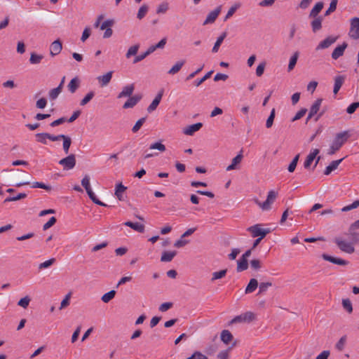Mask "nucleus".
<instances>
[{"label": "nucleus", "instance_id": "obj_1", "mask_svg": "<svg viewBox=\"0 0 359 359\" xmlns=\"http://www.w3.org/2000/svg\"><path fill=\"white\" fill-rule=\"evenodd\" d=\"M349 137L348 131H343L337 133L330 144L327 154L329 155L335 154L347 142Z\"/></svg>", "mask_w": 359, "mask_h": 359}, {"label": "nucleus", "instance_id": "obj_2", "mask_svg": "<svg viewBox=\"0 0 359 359\" xmlns=\"http://www.w3.org/2000/svg\"><path fill=\"white\" fill-rule=\"evenodd\" d=\"M278 194V191L272 189L268 192L265 201L260 202L258 199H255V202L262 210H269L271 209V205L277 198Z\"/></svg>", "mask_w": 359, "mask_h": 359}, {"label": "nucleus", "instance_id": "obj_3", "mask_svg": "<svg viewBox=\"0 0 359 359\" xmlns=\"http://www.w3.org/2000/svg\"><path fill=\"white\" fill-rule=\"evenodd\" d=\"M262 224H257L253 226H251L247 229V231L252 233V236L259 237L260 238H264L268 233H269L271 230L269 228L263 229L262 228Z\"/></svg>", "mask_w": 359, "mask_h": 359}, {"label": "nucleus", "instance_id": "obj_4", "mask_svg": "<svg viewBox=\"0 0 359 359\" xmlns=\"http://www.w3.org/2000/svg\"><path fill=\"white\" fill-rule=\"evenodd\" d=\"M334 243L337 244L338 248L344 252L348 254H352L355 252V248L353 243L351 242H346L343 241L340 238H335Z\"/></svg>", "mask_w": 359, "mask_h": 359}, {"label": "nucleus", "instance_id": "obj_5", "mask_svg": "<svg viewBox=\"0 0 359 359\" xmlns=\"http://www.w3.org/2000/svg\"><path fill=\"white\" fill-rule=\"evenodd\" d=\"M348 36L353 39H359V18H353L351 20V27Z\"/></svg>", "mask_w": 359, "mask_h": 359}, {"label": "nucleus", "instance_id": "obj_6", "mask_svg": "<svg viewBox=\"0 0 359 359\" xmlns=\"http://www.w3.org/2000/svg\"><path fill=\"white\" fill-rule=\"evenodd\" d=\"M255 318V314L252 312L248 311L240 316H237L233 318L230 323H250Z\"/></svg>", "mask_w": 359, "mask_h": 359}, {"label": "nucleus", "instance_id": "obj_7", "mask_svg": "<svg viewBox=\"0 0 359 359\" xmlns=\"http://www.w3.org/2000/svg\"><path fill=\"white\" fill-rule=\"evenodd\" d=\"M114 20H107L102 22L100 25V29L104 30L105 32L103 35V38L108 39L113 34V30L111 29V27L114 25Z\"/></svg>", "mask_w": 359, "mask_h": 359}, {"label": "nucleus", "instance_id": "obj_8", "mask_svg": "<svg viewBox=\"0 0 359 359\" xmlns=\"http://www.w3.org/2000/svg\"><path fill=\"white\" fill-rule=\"evenodd\" d=\"M59 164L62 165L66 169H72L76 165V158L74 154H70L67 157L61 159L59 161Z\"/></svg>", "mask_w": 359, "mask_h": 359}, {"label": "nucleus", "instance_id": "obj_9", "mask_svg": "<svg viewBox=\"0 0 359 359\" xmlns=\"http://www.w3.org/2000/svg\"><path fill=\"white\" fill-rule=\"evenodd\" d=\"M221 10L222 6H219L215 10L210 12L207 15L206 19L203 22V25H206L208 24L213 23L218 17L219 14L220 13Z\"/></svg>", "mask_w": 359, "mask_h": 359}, {"label": "nucleus", "instance_id": "obj_10", "mask_svg": "<svg viewBox=\"0 0 359 359\" xmlns=\"http://www.w3.org/2000/svg\"><path fill=\"white\" fill-rule=\"evenodd\" d=\"M31 185V187L32 188H41V189H46L47 191H50L51 190V187L49 186V185H47L44 183H42V182H39L38 181H35L33 183H30L29 181H23L22 182H19V183H17L16 184V186L17 187H21V186H24V185Z\"/></svg>", "mask_w": 359, "mask_h": 359}, {"label": "nucleus", "instance_id": "obj_11", "mask_svg": "<svg viewBox=\"0 0 359 359\" xmlns=\"http://www.w3.org/2000/svg\"><path fill=\"white\" fill-rule=\"evenodd\" d=\"M142 97V96L140 94L130 96L128 100L123 105V108L129 109L134 107L141 100Z\"/></svg>", "mask_w": 359, "mask_h": 359}, {"label": "nucleus", "instance_id": "obj_12", "mask_svg": "<svg viewBox=\"0 0 359 359\" xmlns=\"http://www.w3.org/2000/svg\"><path fill=\"white\" fill-rule=\"evenodd\" d=\"M322 102L323 99L318 98L313 102V104L311 105L310 108L309 113L306 118V121H308L318 113L321 106Z\"/></svg>", "mask_w": 359, "mask_h": 359}, {"label": "nucleus", "instance_id": "obj_13", "mask_svg": "<svg viewBox=\"0 0 359 359\" xmlns=\"http://www.w3.org/2000/svg\"><path fill=\"white\" fill-rule=\"evenodd\" d=\"M202 127V123H196L185 127L183 129V133L186 135L191 136L194 134V133L198 131Z\"/></svg>", "mask_w": 359, "mask_h": 359}, {"label": "nucleus", "instance_id": "obj_14", "mask_svg": "<svg viewBox=\"0 0 359 359\" xmlns=\"http://www.w3.org/2000/svg\"><path fill=\"white\" fill-rule=\"evenodd\" d=\"M135 90V84L131 83L124 86L122 90L118 93L117 98L121 99L123 97H130L133 95Z\"/></svg>", "mask_w": 359, "mask_h": 359}, {"label": "nucleus", "instance_id": "obj_15", "mask_svg": "<svg viewBox=\"0 0 359 359\" xmlns=\"http://www.w3.org/2000/svg\"><path fill=\"white\" fill-rule=\"evenodd\" d=\"M322 257L324 260L328 261L332 264H338L341 266H346L348 264V262L342 259L341 258L334 257L327 254H323Z\"/></svg>", "mask_w": 359, "mask_h": 359}, {"label": "nucleus", "instance_id": "obj_16", "mask_svg": "<svg viewBox=\"0 0 359 359\" xmlns=\"http://www.w3.org/2000/svg\"><path fill=\"white\" fill-rule=\"evenodd\" d=\"M163 95V90L161 89L157 93L156 96L155 97V98L154 99L152 102L150 104V105L147 107V110L149 113L154 111L157 108L158 105L159 104V103L162 99Z\"/></svg>", "mask_w": 359, "mask_h": 359}, {"label": "nucleus", "instance_id": "obj_17", "mask_svg": "<svg viewBox=\"0 0 359 359\" xmlns=\"http://www.w3.org/2000/svg\"><path fill=\"white\" fill-rule=\"evenodd\" d=\"M113 72L110 71L107 72L105 74L99 76L97 77V79L99 82V84L101 87H104L107 86L111 80Z\"/></svg>", "mask_w": 359, "mask_h": 359}, {"label": "nucleus", "instance_id": "obj_18", "mask_svg": "<svg viewBox=\"0 0 359 359\" xmlns=\"http://www.w3.org/2000/svg\"><path fill=\"white\" fill-rule=\"evenodd\" d=\"M243 158V156L242 154V151H241L236 156H235L232 159L231 163L226 167V170L227 171H229V170L237 169L238 168V165L241 163Z\"/></svg>", "mask_w": 359, "mask_h": 359}, {"label": "nucleus", "instance_id": "obj_19", "mask_svg": "<svg viewBox=\"0 0 359 359\" xmlns=\"http://www.w3.org/2000/svg\"><path fill=\"white\" fill-rule=\"evenodd\" d=\"M62 49V42L59 39H57V40L54 41L50 45V54L52 56L57 55L61 52Z\"/></svg>", "mask_w": 359, "mask_h": 359}, {"label": "nucleus", "instance_id": "obj_20", "mask_svg": "<svg viewBox=\"0 0 359 359\" xmlns=\"http://www.w3.org/2000/svg\"><path fill=\"white\" fill-rule=\"evenodd\" d=\"M337 39L336 36H330L327 37L325 39L322 41L317 46L316 49H325L330 47L332 44H333Z\"/></svg>", "mask_w": 359, "mask_h": 359}, {"label": "nucleus", "instance_id": "obj_21", "mask_svg": "<svg viewBox=\"0 0 359 359\" xmlns=\"http://www.w3.org/2000/svg\"><path fill=\"white\" fill-rule=\"evenodd\" d=\"M348 44L344 42L341 45L336 47L332 53V57L334 60L338 59L339 57L344 55V53L347 48Z\"/></svg>", "mask_w": 359, "mask_h": 359}, {"label": "nucleus", "instance_id": "obj_22", "mask_svg": "<svg viewBox=\"0 0 359 359\" xmlns=\"http://www.w3.org/2000/svg\"><path fill=\"white\" fill-rule=\"evenodd\" d=\"M320 151L318 149H313L310 154L307 156L304 163V167L306 169L309 168L312 162L316 158V156L319 154Z\"/></svg>", "mask_w": 359, "mask_h": 359}, {"label": "nucleus", "instance_id": "obj_23", "mask_svg": "<svg viewBox=\"0 0 359 359\" xmlns=\"http://www.w3.org/2000/svg\"><path fill=\"white\" fill-rule=\"evenodd\" d=\"M9 178L13 180H27V177L25 176V172L20 170H11L10 171Z\"/></svg>", "mask_w": 359, "mask_h": 359}, {"label": "nucleus", "instance_id": "obj_24", "mask_svg": "<svg viewBox=\"0 0 359 359\" xmlns=\"http://www.w3.org/2000/svg\"><path fill=\"white\" fill-rule=\"evenodd\" d=\"M126 189L127 187H125L122 183H118L116 184L114 194L119 201H124L123 194Z\"/></svg>", "mask_w": 359, "mask_h": 359}, {"label": "nucleus", "instance_id": "obj_25", "mask_svg": "<svg viewBox=\"0 0 359 359\" xmlns=\"http://www.w3.org/2000/svg\"><path fill=\"white\" fill-rule=\"evenodd\" d=\"M344 81H345V76H342V75L337 76L334 78V89H333V93L334 95L337 94V93L340 90L341 87L342 86Z\"/></svg>", "mask_w": 359, "mask_h": 359}, {"label": "nucleus", "instance_id": "obj_26", "mask_svg": "<svg viewBox=\"0 0 359 359\" xmlns=\"http://www.w3.org/2000/svg\"><path fill=\"white\" fill-rule=\"evenodd\" d=\"M124 225L130 227L133 230L140 233H143L144 231V225L138 222H132L130 221H128L124 223Z\"/></svg>", "mask_w": 359, "mask_h": 359}, {"label": "nucleus", "instance_id": "obj_27", "mask_svg": "<svg viewBox=\"0 0 359 359\" xmlns=\"http://www.w3.org/2000/svg\"><path fill=\"white\" fill-rule=\"evenodd\" d=\"M185 64L184 60L177 61L168 72V74L175 75L178 73Z\"/></svg>", "mask_w": 359, "mask_h": 359}, {"label": "nucleus", "instance_id": "obj_28", "mask_svg": "<svg viewBox=\"0 0 359 359\" xmlns=\"http://www.w3.org/2000/svg\"><path fill=\"white\" fill-rule=\"evenodd\" d=\"M313 18V20L311 22V25L312 31L316 33L322 28L323 18L318 16Z\"/></svg>", "mask_w": 359, "mask_h": 359}, {"label": "nucleus", "instance_id": "obj_29", "mask_svg": "<svg viewBox=\"0 0 359 359\" xmlns=\"http://www.w3.org/2000/svg\"><path fill=\"white\" fill-rule=\"evenodd\" d=\"M176 251H164L161 257V262H169L176 256Z\"/></svg>", "mask_w": 359, "mask_h": 359}, {"label": "nucleus", "instance_id": "obj_30", "mask_svg": "<svg viewBox=\"0 0 359 359\" xmlns=\"http://www.w3.org/2000/svg\"><path fill=\"white\" fill-rule=\"evenodd\" d=\"M344 158H341L339 160L333 161L330 163V164L326 167L324 174L326 175H330L333 170L337 168L339 165L341 163V162L343 161Z\"/></svg>", "mask_w": 359, "mask_h": 359}, {"label": "nucleus", "instance_id": "obj_31", "mask_svg": "<svg viewBox=\"0 0 359 359\" xmlns=\"http://www.w3.org/2000/svg\"><path fill=\"white\" fill-rule=\"evenodd\" d=\"M323 8V3L322 1L316 3L309 13V18L318 17V15L321 11Z\"/></svg>", "mask_w": 359, "mask_h": 359}, {"label": "nucleus", "instance_id": "obj_32", "mask_svg": "<svg viewBox=\"0 0 359 359\" xmlns=\"http://www.w3.org/2000/svg\"><path fill=\"white\" fill-rule=\"evenodd\" d=\"M258 287V281L255 278H252L250 280L249 283L248 284L245 292V294H250L253 292Z\"/></svg>", "mask_w": 359, "mask_h": 359}, {"label": "nucleus", "instance_id": "obj_33", "mask_svg": "<svg viewBox=\"0 0 359 359\" xmlns=\"http://www.w3.org/2000/svg\"><path fill=\"white\" fill-rule=\"evenodd\" d=\"M248 268V259H243V258H240L238 262H237V268H236V271L238 272H241V271H243L245 270H247Z\"/></svg>", "mask_w": 359, "mask_h": 359}, {"label": "nucleus", "instance_id": "obj_34", "mask_svg": "<svg viewBox=\"0 0 359 359\" xmlns=\"http://www.w3.org/2000/svg\"><path fill=\"white\" fill-rule=\"evenodd\" d=\"M226 36V32H223L217 39L216 42L215 43V45L212 49V53H217L219 48V46H221L222 43L223 42L224 39Z\"/></svg>", "mask_w": 359, "mask_h": 359}, {"label": "nucleus", "instance_id": "obj_35", "mask_svg": "<svg viewBox=\"0 0 359 359\" xmlns=\"http://www.w3.org/2000/svg\"><path fill=\"white\" fill-rule=\"evenodd\" d=\"M79 80L77 77L72 79L67 86L69 90L72 93H75L77 88L79 87Z\"/></svg>", "mask_w": 359, "mask_h": 359}, {"label": "nucleus", "instance_id": "obj_36", "mask_svg": "<svg viewBox=\"0 0 359 359\" xmlns=\"http://www.w3.org/2000/svg\"><path fill=\"white\" fill-rule=\"evenodd\" d=\"M232 339H233V335L229 330H224L221 332V340L225 344H229V342L232 340Z\"/></svg>", "mask_w": 359, "mask_h": 359}, {"label": "nucleus", "instance_id": "obj_37", "mask_svg": "<svg viewBox=\"0 0 359 359\" xmlns=\"http://www.w3.org/2000/svg\"><path fill=\"white\" fill-rule=\"evenodd\" d=\"M298 57H299V52L296 51L295 53H294V54L292 55V57L290 59V62H289V65H288V67H287L288 72L292 71L294 68V67L297 64Z\"/></svg>", "mask_w": 359, "mask_h": 359}, {"label": "nucleus", "instance_id": "obj_38", "mask_svg": "<svg viewBox=\"0 0 359 359\" xmlns=\"http://www.w3.org/2000/svg\"><path fill=\"white\" fill-rule=\"evenodd\" d=\"M63 144L62 147L65 153L67 154L69 153V150L72 144V139L70 137L65 135L62 138Z\"/></svg>", "mask_w": 359, "mask_h": 359}, {"label": "nucleus", "instance_id": "obj_39", "mask_svg": "<svg viewBox=\"0 0 359 359\" xmlns=\"http://www.w3.org/2000/svg\"><path fill=\"white\" fill-rule=\"evenodd\" d=\"M347 235L350 236L351 242L353 244L359 243V232L356 231H351V229H348Z\"/></svg>", "mask_w": 359, "mask_h": 359}, {"label": "nucleus", "instance_id": "obj_40", "mask_svg": "<svg viewBox=\"0 0 359 359\" xmlns=\"http://www.w3.org/2000/svg\"><path fill=\"white\" fill-rule=\"evenodd\" d=\"M169 9V3L167 1H163L161 3L157 8H156V13L157 14H163L165 13Z\"/></svg>", "mask_w": 359, "mask_h": 359}, {"label": "nucleus", "instance_id": "obj_41", "mask_svg": "<svg viewBox=\"0 0 359 359\" xmlns=\"http://www.w3.org/2000/svg\"><path fill=\"white\" fill-rule=\"evenodd\" d=\"M346 341H347V337L346 335H344L342 336L339 340L337 342V344H335V348L339 351H342L346 346Z\"/></svg>", "mask_w": 359, "mask_h": 359}, {"label": "nucleus", "instance_id": "obj_42", "mask_svg": "<svg viewBox=\"0 0 359 359\" xmlns=\"http://www.w3.org/2000/svg\"><path fill=\"white\" fill-rule=\"evenodd\" d=\"M116 295V291L112 290H110L109 292L104 294L102 297H101V299L103 302L104 303H108L112 299H114V297H115Z\"/></svg>", "mask_w": 359, "mask_h": 359}, {"label": "nucleus", "instance_id": "obj_43", "mask_svg": "<svg viewBox=\"0 0 359 359\" xmlns=\"http://www.w3.org/2000/svg\"><path fill=\"white\" fill-rule=\"evenodd\" d=\"M61 92H62V87H60V86H57V88H55L50 90L48 93L49 98L51 100H55L58 97V95L60 94Z\"/></svg>", "mask_w": 359, "mask_h": 359}, {"label": "nucleus", "instance_id": "obj_44", "mask_svg": "<svg viewBox=\"0 0 359 359\" xmlns=\"http://www.w3.org/2000/svg\"><path fill=\"white\" fill-rule=\"evenodd\" d=\"M43 58V56L42 55H38L35 53H32L29 58V62L32 65L39 64Z\"/></svg>", "mask_w": 359, "mask_h": 359}, {"label": "nucleus", "instance_id": "obj_45", "mask_svg": "<svg viewBox=\"0 0 359 359\" xmlns=\"http://www.w3.org/2000/svg\"><path fill=\"white\" fill-rule=\"evenodd\" d=\"M226 273H227V269H223V270H221L219 271H215V272L212 273L211 281L213 282L217 279L224 278L226 276Z\"/></svg>", "mask_w": 359, "mask_h": 359}, {"label": "nucleus", "instance_id": "obj_46", "mask_svg": "<svg viewBox=\"0 0 359 359\" xmlns=\"http://www.w3.org/2000/svg\"><path fill=\"white\" fill-rule=\"evenodd\" d=\"M26 196H27L26 194H24V193H20L16 196H10L4 200V203H6L8 202L16 201L22 199V198H25Z\"/></svg>", "mask_w": 359, "mask_h": 359}, {"label": "nucleus", "instance_id": "obj_47", "mask_svg": "<svg viewBox=\"0 0 359 359\" xmlns=\"http://www.w3.org/2000/svg\"><path fill=\"white\" fill-rule=\"evenodd\" d=\"M149 6L146 4L142 5L140 8L137 14V18L139 20H142L147 13Z\"/></svg>", "mask_w": 359, "mask_h": 359}, {"label": "nucleus", "instance_id": "obj_48", "mask_svg": "<svg viewBox=\"0 0 359 359\" xmlns=\"http://www.w3.org/2000/svg\"><path fill=\"white\" fill-rule=\"evenodd\" d=\"M342 306L343 308L348 313H351L353 312V306L351 300L349 299H342Z\"/></svg>", "mask_w": 359, "mask_h": 359}, {"label": "nucleus", "instance_id": "obj_49", "mask_svg": "<svg viewBox=\"0 0 359 359\" xmlns=\"http://www.w3.org/2000/svg\"><path fill=\"white\" fill-rule=\"evenodd\" d=\"M36 140L38 142H40L43 144H47L48 133H41L36 134Z\"/></svg>", "mask_w": 359, "mask_h": 359}, {"label": "nucleus", "instance_id": "obj_50", "mask_svg": "<svg viewBox=\"0 0 359 359\" xmlns=\"http://www.w3.org/2000/svg\"><path fill=\"white\" fill-rule=\"evenodd\" d=\"M149 149H157L161 152H163L165 151L166 148L161 142H156L150 145Z\"/></svg>", "mask_w": 359, "mask_h": 359}, {"label": "nucleus", "instance_id": "obj_51", "mask_svg": "<svg viewBox=\"0 0 359 359\" xmlns=\"http://www.w3.org/2000/svg\"><path fill=\"white\" fill-rule=\"evenodd\" d=\"M139 48H140L139 44H136V45H134V46L130 47L126 54V57L127 58H130L131 56L135 55L137 53Z\"/></svg>", "mask_w": 359, "mask_h": 359}, {"label": "nucleus", "instance_id": "obj_52", "mask_svg": "<svg viewBox=\"0 0 359 359\" xmlns=\"http://www.w3.org/2000/svg\"><path fill=\"white\" fill-rule=\"evenodd\" d=\"M95 96V93L93 91H90L86 95V96L81 100L80 105L85 106Z\"/></svg>", "mask_w": 359, "mask_h": 359}, {"label": "nucleus", "instance_id": "obj_53", "mask_svg": "<svg viewBox=\"0 0 359 359\" xmlns=\"http://www.w3.org/2000/svg\"><path fill=\"white\" fill-rule=\"evenodd\" d=\"M240 7V4H235L234 5H233L230 8L229 10L228 11L226 16L224 17V20L226 21L229 18H230L234 13L236 11V10Z\"/></svg>", "mask_w": 359, "mask_h": 359}, {"label": "nucleus", "instance_id": "obj_54", "mask_svg": "<svg viewBox=\"0 0 359 359\" xmlns=\"http://www.w3.org/2000/svg\"><path fill=\"white\" fill-rule=\"evenodd\" d=\"M275 116H276V110L273 108V109H272V110L270 113V115L268 117L266 122V127L267 128H270L273 126Z\"/></svg>", "mask_w": 359, "mask_h": 359}, {"label": "nucleus", "instance_id": "obj_55", "mask_svg": "<svg viewBox=\"0 0 359 359\" xmlns=\"http://www.w3.org/2000/svg\"><path fill=\"white\" fill-rule=\"evenodd\" d=\"M212 73H213V71L211 70V71L208 72L207 74H205V75L203 77H202L201 79L196 80L194 81V86L196 87H198L201 83H203L205 81H206L208 79H209L211 76Z\"/></svg>", "mask_w": 359, "mask_h": 359}, {"label": "nucleus", "instance_id": "obj_56", "mask_svg": "<svg viewBox=\"0 0 359 359\" xmlns=\"http://www.w3.org/2000/svg\"><path fill=\"white\" fill-rule=\"evenodd\" d=\"M337 0H332L328 9L325 11V15L327 16L334 12L337 8Z\"/></svg>", "mask_w": 359, "mask_h": 359}, {"label": "nucleus", "instance_id": "obj_57", "mask_svg": "<svg viewBox=\"0 0 359 359\" xmlns=\"http://www.w3.org/2000/svg\"><path fill=\"white\" fill-rule=\"evenodd\" d=\"M146 121V117H142L141 118H140L136 123L134 125V126L132 128V131L135 133H137L140 129V128L142 127V126L144 124V123Z\"/></svg>", "mask_w": 359, "mask_h": 359}, {"label": "nucleus", "instance_id": "obj_58", "mask_svg": "<svg viewBox=\"0 0 359 359\" xmlns=\"http://www.w3.org/2000/svg\"><path fill=\"white\" fill-rule=\"evenodd\" d=\"M272 285L271 282L261 283L259 285L258 294L264 293L267 289Z\"/></svg>", "mask_w": 359, "mask_h": 359}, {"label": "nucleus", "instance_id": "obj_59", "mask_svg": "<svg viewBox=\"0 0 359 359\" xmlns=\"http://www.w3.org/2000/svg\"><path fill=\"white\" fill-rule=\"evenodd\" d=\"M358 206H359V200H357V201H355L353 203H351L348 205L344 206L341 209V211L342 212H348V211H350L355 208H357Z\"/></svg>", "mask_w": 359, "mask_h": 359}, {"label": "nucleus", "instance_id": "obj_60", "mask_svg": "<svg viewBox=\"0 0 359 359\" xmlns=\"http://www.w3.org/2000/svg\"><path fill=\"white\" fill-rule=\"evenodd\" d=\"M30 300V298L28 296H26L19 300L18 305L26 309L29 306Z\"/></svg>", "mask_w": 359, "mask_h": 359}, {"label": "nucleus", "instance_id": "obj_61", "mask_svg": "<svg viewBox=\"0 0 359 359\" xmlns=\"http://www.w3.org/2000/svg\"><path fill=\"white\" fill-rule=\"evenodd\" d=\"M55 262V259L51 258L44 262L41 263L39 265V269H42L48 268V267L50 266L51 265H53Z\"/></svg>", "mask_w": 359, "mask_h": 359}, {"label": "nucleus", "instance_id": "obj_62", "mask_svg": "<svg viewBox=\"0 0 359 359\" xmlns=\"http://www.w3.org/2000/svg\"><path fill=\"white\" fill-rule=\"evenodd\" d=\"M56 221H57V219L55 217H50L49 219V220L43 224V229L44 231L48 229L49 228H50L52 226H53L55 224Z\"/></svg>", "mask_w": 359, "mask_h": 359}, {"label": "nucleus", "instance_id": "obj_63", "mask_svg": "<svg viewBox=\"0 0 359 359\" xmlns=\"http://www.w3.org/2000/svg\"><path fill=\"white\" fill-rule=\"evenodd\" d=\"M250 266L255 270H259L262 267V263L259 259H255L250 261Z\"/></svg>", "mask_w": 359, "mask_h": 359}, {"label": "nucleus", "instance_id": "obj_64", "mask_svg": "<svg viewBox=\"0 0 359 359\" xmlns=\"http://www.w3.org/2000/svg\"><path fill=\"white\" fill-rule=\"evenodd\" d=\"M359 107V102H355L350 104L348 108L346 109V112L348 114H353L357 108Z\"/></svg>", "mask_w": 359, "mask_h": 359}]
</instances>
